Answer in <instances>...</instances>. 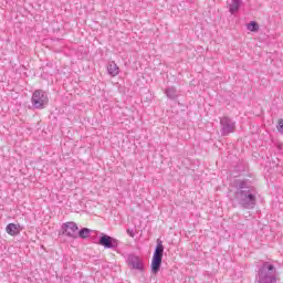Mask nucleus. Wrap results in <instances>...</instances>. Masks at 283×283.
<instances>
[{
	"label": "nucleus",
	"mask_w": 283,
	"mask_h": 283,
	"mask_svg": "<svg viewBox=\"0 0 283 283\" xmlns=\"http://www.w3.org/2000/svg\"><path fill=\"white\" fill-rule=\"evenodd\" d=\"M234 200L242 207V209H255V205H258V198L251 189L235 191Z\"/></svg>",
	"instance_id": "nucleus-2"
},
{
	"label": "nucleus",
	"mask_w": 283,
	"mask_h": 283,
	"mask_svg": "<svg viewBox=\"0 0 283 283\" xmlns=\"http://www.w3.org/2000/svg\"><path fill=\"white\" fill-rule=\"evenodd\" d=\"M90 233H92V230L88 228H83L80 231L77 230V238H82V240H85Z\"/></svg>",
	"instance_id": "nucleus-12"
},
{
	"label": "nucleus",
	"mask_w": 283,
	"mask_h": 283,
	"mask_svg": "<svg viewBox=\"0 0 283 283\" xmlns=\"http://www.w3.org/2000/svg\"><path fill=\"white\" fill-rule=\"evenodd\" d=\"M163 253H165L163 241L157 240V245L151 260V273H154V275L160 271V266L163 264Z\"/></svg>",
	"instance_id": "nucleus-3"
},
{
	"label": "nucleus",
	"mask_w": 283,
	"mask_h": 283,
	"mask_svg": "<svg viewBox=\"0 0 283 283\" xmlns=\"http://www.w3.org/2000/svg\"><path fill=\"white\" fill-rule=\"evenodd\" d=\"M98 244L104 249H118V240L107 234L99 238Z\"/></svg>",
	"instance_id": "nucleus-7"
},
{
	"label": "nucleus",
	"mask_w": 283,
	"mask_h": 283,
	"mask_svg": "<svg viewBox=\"0 0 283 283\" xmlns=\"http://www.w3.org/2000/svg\"><path fill=\"white\" fill-rule=\"evenodd\" d=\"M127 233H128V235H129L130 238H134V235H136V233L134 232L133 229H128V230H127Z\"/></svg>",
	"instance_id": "nucleus-17"
},
{
	"label": "nucleus",
	"mask_w": 283,
	"mask_h": 283,
	"mask_svg": "<svg viewBox=\"0 0 283 283\" xmlns=\"http://www.w3.org/2000/svg\"><path fill=\"white\" fill-rule=\"evenodd\" d=\"M276 129L279 132V134H282L283 135V119H279V124L276 126Z\"/></svg>",
	"instance_id": "nucleus-16"
},
{
	"label": "nucleus",
	"mask_w": 283,
	"mask_h": 283,
	"mask_svg": "<svg viewBox=\"0 0 283 283\" xmlns=\"http://www.w3.org/2000/svg\"><path fill=\"white\" fill-rule=\"evenodd\" d=\"M229 12L231 14H235L238 10H240V6H242V0H229L228 2Z\"/></svg>",
	"instance_id": "nucleus-9"
},
{
	"label": "nucleus",
	"mask_w": 283,
	"mask_h": 283,
	"mask_svg": "<svg viewBox=\"0 0 283 283\" xmlns=\"http://www.w3.org/2000/svg\"><path fill=\"white\" fill-rule=\"evenodd\" d=\"M107 72L111 76H118V74H120V69H118L116 62H111L107 65Z\"/></svg>",
	"instance_id": "nucleus-10"
},
{
	"label": "nucleus",
	"mask_w": 283,
	"mask_h": 283,
	"mask_svg": "<svg viewBox=\"0 0 283 283\" xmlns=\"http://www.w3.org/2000/svg\"><path fill=\"white\" fill-rule=\"evenodd\" d=\"M49 101L48 94L42 90L34 91L31 97L32 107L34 109H45Z\"/></svg>",
	"instance_id": "nucleus-4"
},
{
	"label": "nucleus",
	"mask_w": 283,
	"mask_h": 283,
	"mask_svg": "<svg viewBox=\"0 0 283 283\" xmlns=\"http://www.w3.org/2000/svg\"><path fill=\"white\" fill-rule=\"evenodd\" d=\"M62 235L76 240L78 238V226L74 221H69L61 227Z\"/></svg>",
	"instance_id": "nucleus-5"
},
{
	"label": "nucleus",
	"mask_w": 283,
	"mask_h": 283,
	"mask_svg": "<svg viewBox=\"0 0 283 283\" xmlns=\"http://www.w3.org/2000/svg\"><path fill=\"white\" fill-rule=\"evenodd\" d=\"M220 125L222 136H229V134H233V132H235V122L229 117H222L220 119Z\"/></svg>",
	"instance_id": "nucleus-6"
},
{
	"label": "nucleus",
	"mask_w": 283,
	"mask_h": 283,
	"mask_svg": "<svg viewBox=\"0 0 283 283\" xmlns=\"http://www.w3.org/2000/svg\"><path fill=\"white\" fill-rule=\"evenodd\" d=\"M258 283H277V269L271 262H263L256 275Z\"/></svg>",
	"instance_id": "nucleus-1"
},
{
	"label": "nucleus",
	"mask_w": 283,
	"mask_h": 283,
	"mask_svg": "<svg viewBox=\"0 0 283 283\" xmlns=\"http://www.w3.org/2000/svg\"><path fill=\"white\" fill-rule=\"evenodd\" d=\"M6 231L9 235H19V226L9 223L6 228Z\"/></svg>",
	"instance_id": "nucleus-11"
},
{
	"label": "nucleus",
	"mask_w": 283,
	"mask_h": 283,
	"mask_svg": "<svg viewBox=\"0 0 283 283\" xmlns=\"http://www.w3.org/2000/svg\"><path fill=\"white\" fill-rule=\"evenodd\" d=\"M127 262L132 269H135V271H145V266L143 265V261H140L139 256L130 254L128 255Z\"/></svg>",
	"instance_id": "nucleus-8"
},
{
	"label": "nucleus",
	"mask_w": 283,
	"mask_h": 283,
	"mask_svg": "<svg viewBox=\"0 0 283 283\" xmlns=\"http://www.w3.org/2000/svg\"><path fill=\"white\" fill-rule=\"evenodd\" d=\"M248 30H250V32H258V30H260V25L258 24V22L252 21L248 23Z\"/></svg>",
	"instance_id": "nucleus-15"
},
{
	"label": "nucleus",
	"mask_w": 283,
	"mask_h": 283,
	"mask_svg": "<svg viewBox=\"0 0 283 283\" xmlns=\"http://www.w3.org/2000/svg\"><path fill=\"white\" fill-rule=\"evenodd\" d=\"M237 191H250L251 188L247 186V181H239L237 185Z\"/></svg>",
	"instance_id": "nucleus-14"
},
{
	"label": "nucleus",
	"mask_w": 283,
	"mask_h": 283,
	"mask_svg": "<svg viewBox=\"0 0 283 283\" xmlns=\"http://www.w3.org/2000/svg\"><path fill=\"white\" fill-rule=\"evenodd\" d=\"M166 96L168 98H171V99L177 98L178 97V93L176 91V87H168V88H166Z\"/></svg>",
	"instance_id": "nucleus-13"
}]
</instances>
